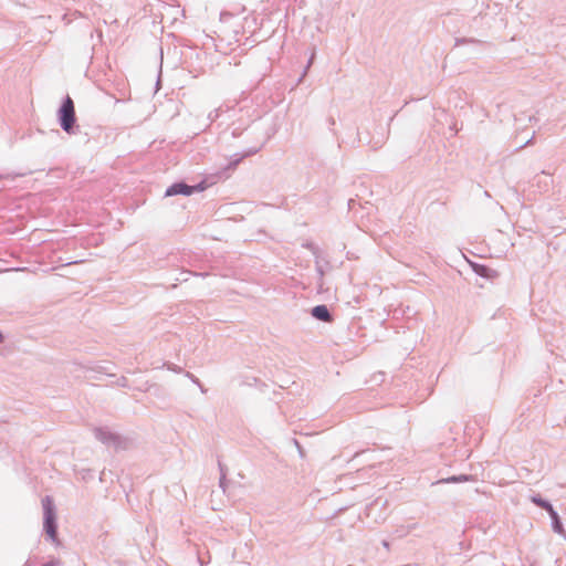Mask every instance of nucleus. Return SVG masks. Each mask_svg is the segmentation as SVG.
<instances>
[{"label":"nucleus","mask_w":566,"mask_h":566,"mask_svg":"<svg viewBox=\"0 0 566 566\" xmlns=\"http://www.w3.org/2000/svg\"><path fill=\"white\" fill-rule=\"evenodd\" d=\"M57 119L61 128L67 133V134H74L75 130V123H76V115H75V107L73 99L67 95L59 111H57Z\"/></svg>","instance_id":"obj_1"},{"label":"nucleus","mask_w":566,"mask_h":566,"mask_svg":"<svg viewBox=\"0 0 566 566\" xmlns=\"http://www.w3.org/2000/svg\"><path fill=\"white\" fill-rule=\"evenodd\" d=\"M43 513H44V531L48 536L55 542L57 539V525L53 502L49 496L42 500Z\"/></svg>","instance_id":"obj_2"},{"label":"nucleus","mask_w":566,"mask_h":566,"mask_svg":"<svg viewBox=\"0 0 566 566\" xmlns=\"http://www.w3.org/2000/svg\"><path fill=\"white\" fill-rule=\"evenodd\" d=\"M93 433L96 440L107 447L118 449L122 444L120 437L106 427H96L93 429Z\"/></svg>","instance_id":"obj_3"},{"label":"nucleus","mask_w":566,"mask_h":566,"mask_svg":"<svg viewBox=\"0 0 566 566\" xmlns=\"http://www.w3.org/2000/svg\"><path fill=\"white\" fill-rule=\"evenodd\" d=\"M202 189H203V187L201 186V184H199L197 186H189L184 181H179V182H175L171 186H169L165 191V196L166 197H172V196H177V195L190 196L193 192L202 190Z\"/></svg>","instance_id":"obj_4"},{"label":"nucleus","mask_w":566,"mask_h":566,"mask_svg":"<svg viewBox=\"0 0 566 566\" xmlns=\"http://www.w3.org/2000/svg\"><path fill=\"white\" fill-rule=\"evenodd\" d=\"M263 145L264 144L262 143L258 146L249 148L248 150L243 151L242 154H234L231 157L227 168L234 169L245 157H249V156H252V155H255L256 153H259L262 149Z\"/></svg>","instance_id":"obj_5"},{"label":"nucleus","mask_w":566,"mask_h":566,"mask_svg":"<svg viewBox=\"0 0 566 566\" xmlns=\"http://www.w3.org/2000/svg\"><path fill=\"white\" fill-rule=\"evenodd\" d=\"M311 314L315 319L324 323H331L333 321V315L331 311L324 304L314 306L311 310Z\"/></svg>","instance_id":"obj_6"},{"label":"nucleus","mask_w":566,"mask_h":566,"mask_svg":"<svg viewBox=\"0 0 566 566\" xmlns=\"http://www.w3.org/2000/svg\"><path fill=\"white\" fill-rule=\"evenodd\" d=\"M535 181L539 188V191H547L552 180L549 179V175L545 171H542L541 175L535 177Z\"/></svg>","instance_id":"obj_7"},{"label":"nucleus","mask_w":566,"mask_h":566,"mask_svg":"<svg viewBox=\"0 0 566 566\" xmlns=\"http://www.w3.org/2000/svg\"><path fill=\"white\" fill-rule=\"evenodd\" d=\"M306 248H308L312 253L314 254L316 261H315V266H316V271L317 273L319 274V276L322 277L324 275V269L319 262V250L317 247H315L313 243H308L306 244Z\"/></svg>","instance_id":"obj_8"},{"label":"nucleus","mask_w":566,"mask_h":566,"mask_svg":"<svg viewBox=\"0 0 566 566\" xmlns=\"http://www.w3.org/2000/svg\"><path fill=\"white\" fill-rule=\"evenodd\" d=\"M472 479L471 475L467 474H460V475H452L448 479L440 480V483H460V482H467Z\"/></svg>","instance_id":"obj_9"},{"label":"nucleus","mask_w":566,"mask_h":566,"mask_svg":"<svg viewBox=\"0 0 566 566\" xmlns=\"http://www.w3.org/2000/svg\"><path fill=\"white\" fill-rule=\"evenodd\" d=\"M531 502L543 510L551 507V502L543 499L539 494L532 495Z\"/></svg>","instance_id":"obj_10"},{"label":"nucleus","mask_w":566,"mask_h":566,"mask_svg":"<svg viewBox=\"0 0 566 566\" xmlns=\"http://www.w3.org/2000/svg\"><path fill=\"white\" fill-rule=\"evenodd\" d=\"M552 528L555 533L562 535V536H566L565 534V530H564V526H563V523L560 521V517L557 516L556 518H553L552 520Z\"/></svg>","instance_id":"obj_11"},{"label":"nucleus","mask_w":566,"mask_h":566,"mask_svg":"<svg viewBox=\"0 0 566 566\" xmlns=\"http://www.w3.org/2000/svg\"><path fill=\"white\" fill-rule=\"evenodd\" d=\"M416 527V524L409 525V526H400L395 531L397 537H403L408 535L413 528Z\"/></svg>","instance_id":"obj_12"},{"label":"nucleus","mask_w":566,"mask_h":566,"mask_svg":"<svg viewBox=\"0 0 566 566\" xmlns=\"http://www.w3.org/2000/svg\"><path fill=\"white\" fill-rule=\"evenodd\" d=\"M467 43H479L478 40L475 39H468V38H459L455 40V46H459V45H462V44H467Z\"/></svg>","instance_id":"obj_13"},{"label":"nucleus","mask_w":566,"mask_h":566,"mask_svg":"<svg viewBox=\"0 0 566 566\" xmlns=\"http://www.w3.org/2000/svg\"><path fill=\"white\" fill-rule=\"evenodd\" d=\"M314 57H315V51H313V52H312L311 57H310V60H308V62H307V65H306V66H305V69H304V72H303V74H302V76H301L300 81H302V78L306 75V73H307L308 69L311 67V65H312V63H313V61H314Z\"/></svg>","instance_id":"obj_14"},{"label":"nucleus","mask_w":566,"mask_h":566,"mask_svg":"<svg viewBox=\"0 0 566 566\" xmlns=\"http://www.w3.org/2000/svg\"><path fill=\"white\" fill-rule=\"evenodd\" d=\"M219 114H220V113H219V109H218V108H217V109L211 111V112L209 113V115H208V119L210 120V123H212V122L217 120V118L219 117Z\"/></svg>","instance_id":"obj_15"},{"label":"nucleus","mask_w":566,"mask_h":566,"mask_svg":"<svg viewBox=\"0 0 566 566\" xmlns=\"http://www.w3.org/2000/svg\"><path fill=\"white\" fill-rule=\"evenodd\" d=\"M219 467H220V471H221V476H220L219 484L224 490V488H226V473L223 472L221 463H219Z\"/></svg>","instance_id":"obj_16"},{"label":"nucleus","mask_w":566,"mask_h":566,"mask_svg":"<svg viewBox=\"0 0 566 566\" xmlns=\"http://www.w3.org/2000/svg\"><path fill=\"white\" fill-rule=\"evenodd\" d=\"M545 511L548 513L551 520L556 518L557 516H559L557 511L553 507L552 504H551V507L546 509Z\"/></svg>","instance_id":"obj_17"},{"label":"nucleus","mask_w":566,"mask_h":566,"mask_svg":"<svg viewBox=\"0 0 566 566\" xmlns=\"http://www.w3.org/2000/svg\"><path fill=\"white\" fill-rule=\"evenodd\" d=\"M488 271H489V269L484 265H480L478 269H475V272L481 276H486Z\"/></svg>","instance_id":"obj_18"},{"label":"nucleus","mask_w":566,"mask_h":566,"mask_svg":"<svg viewBox=\"0 0 566 566\" xmlns=\"http://www.w3.org/2000/svg\"><path fill=\"white\" fill-rule=\"evenodd\" d=\"M187 377H189L190 380H192L195 384H198L201 387L199 379L197 377H195L192 374L187 373Z\"/></svg>","instance_id":"obj_19"},{"label":"nucleus","mask_w":566,"mask_h":566,"mask_svg":"<svg viewBox=\"0 0 566 566\" xmlns=\"http://www.w3.org/2000/svg\"><path fill=\"white\" fill-rule=\"evenodd\" d=\"M534 136H535V133H533V134H532V136H531V138H530V139H527V140H526L522 146H521V147H524V146H526V145H530V144L532 143V140H533Z\"/></svg>","instance_id":"obj_20"},{"label":"nucleus","mask_w":566,"mask_h":566,"mask_svg":"<svg viewBox=\"0 0 566 566\" xmlns=\"http://www.w3.org/2000/svg\"><path fill=\"white\" fill-rule=\"evenodd\" d=\"M57 563L59 562L51 560V562L45 563L43 566H55V564H57Z\"/></svg>","instance_id":"obj_21"},{"label":"nucleus","mask_w":566,"mask_h":566,"mask_svg":"<svg viewBox=\"0 0 566 566\" xmlns=\"http://www.w3.org/2000/svg\"><path fill=\"white\" fill-rule=\"evenodd\" d=\"M382 546L388 549L389 548V543L387 541H382Z\"/></svg>","instance_id":"obj_22"},{"label":"nucleus","mask_w":566,"mask_h":566,"mask_svg":"<svg viewBox=\"0 0 566 566\" xmlns=\"http://www.w3.org/2000/svg\"><path fill=\"white\" fill-rule=\"evenodd\" d=\"M528 120H530V122H536L537 119H536L534 116H530V117H528Z\"/></svg>","instance_id":"obj_23"},{"label":"nucleus","mask_w":566,"mask_h":566,"mask_svg":"<svg viewBox=\"0 0 566 566\" xmlns=\"http://www.w3.org/2000/svg\"><path fill=\"white\" fill-rule=\"evenodd\" d=\"M329 124L335 125V119L333 117L329 118Z\"/></svg>","instance_id":"obj_24"},{"label":"nucleus","mask_w":566,"mask_h":566,"mask_svg":"<svg viewBox=\"0 0 566 566\" xmlns=\"http://www.w3.org/2000/svg\"><path fill=\"white\" fill-rule=\"evenodd\" d=\"M2 339H3V336H2V334L0 333V343L2 342Z\"/></svg>","instance_id":"obj_25"}]
</instances>
